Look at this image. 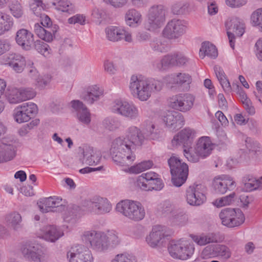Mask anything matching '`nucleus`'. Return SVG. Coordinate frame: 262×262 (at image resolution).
Wrapping results in <instances>:
<instances>
[{
  "label": "nucleus",
  "mask_w": 262,
  "mask_h": 262,
  "mask_svg": "<svg viewBox=\"0 0 262 262\" xmlns=\"http://www.w3.org/2000/svg\"><path fill=\"white\" fill-rule=\"evenodd\" d=\"M67 257L69 262H92L94 259L91 251L82 245L72 246L67 252Z\"/></svg>",
  "instance_id": "9b49d317"
},
{
  "label": "nucleus",
  "mask_w": 262,
  "mask_h": 262,
  "mask_svg": "<svg viewBox=\"0 0 262 262\" xmlns=\"http://www.w3.org/2000/svg\"><path fill=\"white\" fill-rule=\"evenodd\" d=\"M144 129V134L146 138L155 140L159 138L157 129H155V126L152 122L150 121H146Z\"/></svg>",
  "instance_id": "de8ad7c7"
},
{
  "label": "nucleus",
  "mask_w": 262,
  "mask_h": 262,
  "mask_svg": "<svg viewBox=\"0 0 262 262\" xmlns=\"http://www.w3.org/2000/svg\"><path fill=\"white\" fill-rule=\"evenodd\" d=\"M15 40L23 49L29 50L34 44V35L30 31L20 29L16 32Z\"/></svg>",
  "instance_id": "5701e85b"
},
{
  "label": "nucleus",
  "mask_w": 262,
  "mask_h": 262,
  "mask_svg": "<svg viewBox=\"0 0 262 262\" xmlns=\"http://www.w3.org/2000/svg\"><path fill=\"white\" fill-rule=\"evenodd\" d=\"M187 26L184 20L173 19L169 21L163 31L164 37L169 39H178L186 31Z\"/></svg>",
  "instance_id": "f8f14e48"
},
{
  "label": "nucleus",
  "mask_w": 262,
  "mask_h": 262,
  "mask_svg": "<svg viewBox=\"0 0 262 262\" xmlns=\"http://www.w3.org/2000/svg\"><path fill=\"white\" fill-rule=\"evenodd\" d=\"M154 65L159 70L174 66V53L164 56L160 61L155 62Z\"/></svg>",
  "instance_id": "a19ab883"
},
{
  "label": "nucleus",
  "mask_w": 262,
  "mask_h": 262,
  "mask_svg": "<svg viewBox=\"0 0 262 262\" xmlns=\"http://www.w3.org/2000/svg\"><path fill=\"white\" fill-rule=\"evenodd\" d=\"M15 141L5 137L0 141V163L12 160L16 155Z\"/></svg>",
  "instance_id": "dca6fc26"
},
{
  "label": "nucleus",
  "mask_w": 262,
  "mask_h": 262,
  "mask_svg": "<svg viewBox=\"0 0 262 262\" xmlns=\"http://www.w3.org/2000/svg\"><path fill=\"white\" fill-rule=\"evenodd\" d=\"M191 77L187 73H179L172 75L168 78V82L175 86H181L185 84H189L191 82Z\"/></svg>",
  "instance_id": "72a5a7b5"
},
{
  "label": "nucleus",
  "mask_w": 262,
  "mask_h": 262,
  "mask_svg": "<svg viewBox=\"0 0 262 262\" xmlns=\"http://www.w3.org/2000/svg\"><path fill=\"white\" fill-rule=\"evenodd\" d=\"M116 210L123 216L130 218L131 215V201L129 200L120 201L116 205Z\"/></svg>",
  "instance_id": "37998d69"
},
{
  "label": "nucleus",
  "mask_w": 262,
  "mask_h": 262,
  "mask_svg": "<svg viewBox=\"0 0 262 262\" xmlns=\"http://www.w3.org/2000/svg\"><path fill=\"white\" fill-rule=\"evenodd\" d=\"M157 209L162 214H170V216H172L173 213L176 211L173 205L168 200L164 201L159 204Z\"/></svg>",
  "instance_id": "3c124183"
},
{
  "label": "nucleus",
  "mask_w": 262,
  "mask_h": 262,
  "mask_svg": "<svg viewBox=\"0 0 262 262\" xmlns=\"http://www.w3.org/2000/svg\"><path fill=\"white\" fill-rule=\"evenodd\" d=\"M251 20L254 26H257L262 31V8L254 11L251 16Z\"/></svg>",
  "instance_id": "13d9d810"
},
{
  "label": "nucleus",
  "mask_w": 262,
  "mask_h": 262,
  "mask_svg": "<svg viewBox=\"0 0 262 262\" xmlns=\"http://www.w3.org/2000/svg\"><path fill=\"white\" fill-rule=\"evenodd\" d=\"M38 113L37 105L32 102L24 103L13 110V117L15 122L23 123L29 121Z\"/></svg>",
  "instance_id": "0eeeda50"
},
{
  "label": "nucleus",
  "mask_w": 262,
  "mask_h": 262,
  "mask_svg": "<svg viewBox=\"0 0 262 262\" xmlns=\"http://www.w3.org/2000/svg\"><path fill=\"white\" fill-rule=\"evenodd\" d=\"M27 62L19 54H11L8 57V64L17 73H21L25 67H27Z\"/></svg>",
  "instance_id": "c756f323"
},
{
  "label": "nucleus",
  "mask_w": 262,
  "mask_h": 262,
  "mask_svg": "<svg viewBox=\"0 0 262 262\" xmlns=\"http://www.w3.org/2000/svg\"><path fill=\"white\" fill-rule=\"evenodd\" d=\"M103 94V90L98 85H91L88 86L82 98L88 103L93 104L98 101Z\"/></svg>",
  "instance_id": "bb28decb"
},
{
  "label": "nucleus",
  "mask_w": 262,
  "mask_h": 262,
  "mask_svg": "<svg viewBox=\"0 0 262 262\" xmlns=\"http://www.w3.org/2000/svg\"><path fill=\"white\" fill-rule=\"evenodd\" d=\"M7 221L13 229L17 230L21 227V216L17 212H12L7 215Z\"/></svg>",
  "instance_id": "a18cd8bd"
},
{
  "label": "nucleus",
  "mask_w": 262,
  "mask_h": 262,
  "mask_svg": "<svg viewBox=\"0 0 262 262\" xmlns=\"http://www.w3.org/2000/svg\"><path fill=\"white\" fill-rule=\"evenodd\" d=\"M106 241L108 249L110 247H115L120 243V239L118 236V233L115 230H108L105 232Z\"/></svg>",
  "instance_id": "c03bdc74"
},
{
  "label": "nucleus",
  "mask_w": 262,
  "mask_h": 262,
  "mask_svg": "<svg viewBox=\"0 0 262 262\" xmlns=\"http://www.w3.org/2000/svg\"><path fill=\"white\" fill-rule=\"evenodd\" d=\"M187 220L186 215L178 213L176 211L173 213L172 216H169V221L173 225L182 226L185 224Z\"/></svg>",
  "instance_id": "bf43d9fd"
},
{
  "label": "nucleus",
  "mask_w": 262,
  "mask_h": 262,
  "mask_svg": "<svg viewBox=\"0 0 262 262\" xmlns=\"http://www.w3.org/2000/svg\"><path fill=\"white\" fill-rule=\"evenodd\" d=\"M165 228L160 225L155 226L149 234L147 236L146 241L151 247L155 248L158 246L165 236Z\"/></svg>",
  "instance_id": "b1692460"
},
{
  "label": "nucleus",
  "mask_w": 262,
  "mask_h": 262,
  "mask_svg": "<svg viewBox=\"0 0 262 262\" xmlns=\"http://www.w3.org/2000/svg\"><path fill=\"white\" fill-rule=\"evenodd\" d=\"M154 164L152 161L148 160L141 162L132 166V173H139L151 168Z\"/></svg>",
  "instance_id": "5fc2aeb1"
},
{
  "label": "nucleus",
  "mask_w": 262,
  "mask_h": 262,
  "mask_svg": "<svg viewBox=\"0 0 262 262\" xmlns=\"http://www.w3.org/2000/svg\"><path fill=\"white\" fill-rule=\"evenodd\" d=\"M80 149L83 156L82 159L81 160L83 163L93 165L94 164H97L99 162L101 159V154L99 151H95V159H92V157H95V150L92 147L85 146L82 148H80Z\"/></svg>",
  "instance_id": "cd10ccee"
},
{
  "label": "nucleus",
  "mask_w": 262,
  "mask_h": 262,
  "mask_svg": "<svg viewBox=\"0 0 262 262\" xmlns=\"http://www.w3.org/2000/svg\"><path fill=\"white\" fill-rule=\"evenodd\" d=\"M146 138L145 136L137 127L132 128V144L136 146H140Z\"/></svg>",
  "instance_id": "09e8293b"
},
{
  "label": "nucleus",
  "mask_w": 262,
  "mask_h": 262,
  "mask_svg": "<svg viewBox=\"0 0 262 262\" xmlns=\"http://www.w3.org/2000/svg\"><path fill=\"white\" fill-rule=\"evenodd\" d=\"M83 240L88 241L91 247L98 252H104L108 249L105 232L95 230L85 231L82 236Z\"/></svg>",
  "instance_id": "9d476101"
},
{
  "label": "nucleus",
  "mask_w": 262,
  "mask_h": 262,
  "mask_svg": "<svg viewBox=\"0 0 262 262\" xmlns=\"http://www.w3.org/2000/svg\"><path fill=\"white\" fill-rule=\"evenodd\" d=\"M62 199L59 196H53L40 200L37 203L39 210L42 212H48L52 209L61 205Z\"/></svg>",
  "instance_id": "a878e982"
},
{
  "label": "nucleus",
  "mask_w": 262,
  "mask_h": 262,
  "mask_svg": "<svg viewBox=\"0 0 262 262\" xmlns=\"http://www.w3.org/2000/svg\"><path fill=\"white\" fill-rule=\"evenodd\" d=\"M43 234L40 237L46 241L54 242L63 235V231L54 226L45 227Z\"/></svg>",
  "instance_id": "f704fd0d"
},
{
  "label": "nucleus",
  "mask_w": 262,
  "mask_h": 262,
  "mask_svg": "<svg viewBox=\"0 0 262 262\" xmlns=\"http://www.w3.org/2000/svg\"><path fill=\"white\" fill-rule=\"evenodd\" d=\"M214 70L224 91L226 93H230L232 89L231 86L223 69L219 66L216 65L214 67Z\"/></svg>",
  "instance_id": "c9c22d12"
},
{
  "label": "nucleus",
  "mask_w": 262,
  "mask_h": 262,
  "mask_svg": "<svg viewBox=\"0 0 262 262\" xmlns=\"http://www.w3.org/2000/svg\"><path fill=\"white\" fill-rule=\"evenodd\" d=\"M183 154L186 158L191 162L196 163L199 162L200 159H202V156L197 152L195 146L193 148L184 149Z\"/></svg>",
  "instance_id": "8fccbe9b"
},
{
  "label": "nucleus",
  "mask_w": 262,
  "mask_h": 262,
  "mask_svg": "<svg viewBox=\"0 0 262 262\" xmlns=\"http://www.w3.org/2000/svg\"><path fill=\"white\" fill-rule=\"evenodd\" d=\"M52 23L50 18L47 15L43 14L41 16L40 24H35L34 25V32L35 34L41 39L47 42H50L53 40L54 35L51 33L50 27Z\"/></svg>",
  "instance_id": "2eb2a0df"
},
{
  "label": "nucleus",
  "mask_w": 262,
  "mask_h": 262,
  "mask_svg": "<svg viewBox=\"0 0 262 262\" xmlns=\"http://www.w3.org/2000/svg\"><path fill=\"white\" fill-rule=\"evenodd\" d=\"M163 86V82L158 79L146 78L142 75L132 76V88L141 101L147 100L152 93L160 91Z\"/></svg>",
  "instance_id": "f257e3e1"
},
{
  "label": "nucleus",
  "mask_w": 262,
  "mask_h": 262,
  "mask_svg": "<svg viewBox=\"0 0 262 262\" xmlns=\"http://www.w3.org/2000/svg\"><path fill=\"white\" fill-rule=\"evenodd\" d=\"M86 210L90 213L103 215L110 213L112 210L111 202L104 197L94 196L84 203Z\"/></svg>",
  "instance_id": "39448f33"
},
{
  "label": "nucleus",
  "mask_w": 262,
  "mask_h": 262,
  "mask_svg": "<svg viewBox=\"0 0 262 262\" xmlns=\"http://www.w3.org/2000/svg\"><path fill=\"white\" fill-rule=\"evenodd\" d=\"M13 25V20L9 15L0 11V36L10 30Z\"/></svg>",
  "instance_id": "4c0bfd02"
},
{
  "label": "nucleus",
  "mask_w": 262,
  "mask_h": 262,
  "mask_svg": "<svg viewBox=\"0 0 262 262\" xmlns=\"http://www.w3.org/2000/svg\"><path fill=\"white\" fill-rule=\"evenodd\" d=\"M200 57L204 58L207 56L211 58H215L217 55V50L214 45L209 42H204L202 43L201 48L199 52Z\"/></svg>",
  "instance_id": "e433bc0d"
},
{
  "label": "nucleus",
  "mask_w": 262,
  "mask_h": 262,
  "mask_svg": "<svg viewBox=\"0 0 262 262\" xmlns=\"http://www.w3.org/2000/svg\"><path fill=\"white\" fill-rule=\"evenodd\" d=\"M118 150L119 154L116 155L117 162L121 170L125 173H131V136L130 133L127 135L118 138L112 143L111 150Z\"/></svg>",
  "instance_id": "f03ea898"
},
{
  "label": "nucleus",
  "mask_w": 262,
  "mask_h": 262,
  "mask_svg": "<svg viewBox=\"0 0 262 262\" xmlns=\"http://www.w3.org/2000/svg\"><path fill=\"white\" fill-rule=\"evenodd\" d=\"M212 185L216 193L223 194L228 190H233L236 186L233 178L229 175H221L213 180Z\"/></svg>",
  "instance_id": "a211bd4d"
},
{
  "label": "nucleus",
  "mask_w": 262,
  "mask_h": 262,
  "mask_svg": "<svg viewBox=\"0 0 262 262\" xmlns=\"http://www.w3.org/2000/svg\"><path fill=\"white\" fill-rule=\"evenodd\" d=\"M30 7L37 16H39L41 10L43 9V3L41 0H30Z\"/></svg>",
  "instance_id": "338daca9"
},
{
  "label": "nucleus",
  "mask_w": 262,
  "mask_h": 262,
  "mask_svg": "<svg viewBox=\"0 0 262 262\" xmlns=\"http://www.w3.org/2000/svg\"><path fill=\"white\" fill-rule=\"evenodd\" d=\"M190 236L193 241L200 246H204L209 243H217L221 241L218 234L215 233L203 234L200 235H191Z\"/></svg>",
  "instance_id": "473e14b6"
},
{
  "label": "nucleus",
  "mask_w": 262,
  "mask_h": 262,
  "mask_svg": "<svg viewBox=\"0 0 262 262\" xmlns=\"http://www.w3.org/2000/svg\"><path fill=\"white\" fill-rule=\"evenodd\" d=\"M103 126L109 130H114L120 126V122L117 118L109 117L105 118L102 122Z\"/></svg>",
  "instance_id": "603ef678"
},
{
  "label": "nucleus",
  "mask_w": 262,
  "mask_h": 262,
  "mask_svg": "<svg viewBox=\"0 0 262 262\" xmlns=\"http://www.w3.org/2000/svg\"><path fill=\"white\" fill-rule=\"evenodd\" d=\"M112 112L124 117H129L131 113V106L129 103L124 99H117L112 104Z\"/></svg>",
  "instance_id": "c85d7f7f"
},
{
  "label": "nucleus",
  "mask_w": 262,
  "mask_h": 262,
  "mask_svg": "<svg viewBox=\"0 0 262 262\" xmlns=\"http://www.w3.org/2000/svg\"><path fill=\"white\" fill-rule=\"evenodd\" d=\"M171 174V181L177 187L182 186L186 181L188 175V166L179 158L171 156L168 160Z\"/></svg>",
  "instance_id": "7ed1b4c3"
},
{
  "label": "nucleus",
  "mask_w": 262,
  "mask_h": 262,
  "mask_svg": "<svg viewBox=\"0 0 262 262\" xmlns=\"http://www.w3.org/2000/svg\"><path fill=\"white\" fill-rule=\"evenodd\" d=\"M106 38L110 41L117 42L124 40L131 41V34L124 27L110 26L105 29Z\"/></svg>",
  "instance_id": "6ab92c4d"
},
{
  "label": "nucleus",
  "mask_w": 262,
  "mask_h": 262,
  "mask_svg": "<svg viewBox=\"0 0 262 262\" xmlns=\"http://www.w3.org/2000/svg\"><path fill=\"white\" fill-rule=\"evenodd\" d=\"M235 196V193L232 192L228 195L222 197L219 199L216 200L213 204L217 207H221L224 206L229 205L234 201Z\"/></svg>",
  "instance_id": "052dcab7"
},
{
  "label": "nucleus",
  "mask_w": 262,
  "mask_h": 262,
  "mask_svg": "<svg viewBox=\"0 0 262 262\" xmlns=\"http://www.w3.org/2000/svg\"><path fill=\"white\" fill-rule=\"evenodd\" d=\"M161 118L166 126L172 129L181 128L184 124L183 116L175 111H167L161 115Z\"/></svg>",
  "instance_id": "412c9836"
},
{
  "label": "nucleus",
  "mask_w": 262,
  "mask_h": 262,
  "mask_svg": "<svg viewBox=\"0 0 262 262\" xmlns=\"http://www.w3.org/2000/svg\"><path fill=\"white\" fill-rule=\"evenodd\" d=\"M195 147L202 159H205L211 154L214 145L209 137L203 136L198 139Z\"/></svg>",
  "instance_id": "393cba45"
},
{
  "label": "nucleus",
  "mask_w": 262,
  "mask_h": 262,
  "mask_svg": "<svg viewBox=\"0 0 262 262\" xmlns=\"http://www.w3.org/2000/svg\"><path fill=\"white\" fill-rule=\"evenodd\" d=\"M63 207V212H62V218L64 222L69 224L68 227H72L78 221L77 215L75 214L73 210L71 208H68L64 206Z\"/></svg>",
  "instance_id": "ea45409f"
},
{
  "label": "nucleus",
  "mask_w": 262,
  "mask_h": 262,
  "mask_svg": "<svg viewBox=\"0 0 262 262\" xmlns=\"http://www.w3.org/2000/svg\"><path fill=\"white\" fill-rule=\"evenodd\" d=\"M195 97L189 93H181L174 95L169 99V106L175 110L183 113L189 111L193 107Z\"/></svg>",
  "instance_id": "1a4fd4ad"
},
{
  "label": "nucleus",
  "mask_w": 262,
  "mask_h": 262,
  "mask_svg": "<svg viewBox=\"0 0 262 262\" xmlns=\"http://www.w3.org/2000/svg\"><path fill=\"white\" fill-rule=\"evenodd\" d=\"M145 211L142 204L132 201V220L141 221L144 217Z\"/></svg>",
  "instance_id": "58836bf2"
},
{
  "label": "nucleus",
  "mask_w": 262,
  "mask_h": 262,
  "mask_svg": "<svg viewBox=\"0 0 262 262\" xmlns=\"http://www.w3.org/2000/svg\"><path fill=\"white\" fill-rule=\"evenodd\" d=\"M56 9L62 12H69L73 8V5L68 0H58L53 3Z\"/></svg>",
  "instance_id": "4d7b16f0"
},
{
  "label": "nucleus",
  "mask_w": 262,
  "mask_h": 262,
  "mask_svg": "<svg viewBox=\"0 0 262 262\" xmlns=\"http://www.w3.org/2000/svg\"><path fill=\"white\" fill-rule=\"evenodd\" d=\"M196 136V132L190 128H185L176 135L171 140L173 147L183 145L184 147L190 145Z\"/></svg>",
  "instance_id": "aec40b11"
},
{
  "label": "nucleus",
  "mask_w": 262,
  "mask_h": 262,
  "mask_svg": "<svg viewBox=\"0 0 262 262\" xmlns=\"http://www.w3.org/2000/svg\"><path fill=\"white\" fill-rule=\"evenodd\" d=\"M245 145L252 158L255 160L262 159V148L260 144L250 137H246Z\"/></svg>",
  "instance_id": "2f4dec72"
},
{
  "label": "nucleus",
  "mask_w": 262,
  "mask_h": 262,
  "mask_svg": "<svg viewBox=\"0 0 262 262\" xmlns=\"http://www.w3.org/2000/svg\"><path fill=\"white\" fill-rule=\"evenodd\" d=\"M152 49L156 51L163 52L169 49L167 41L165 40L157 39L151 43Z\"/></svg>",
  "instance_id": "e2e57ef3"
},
{
  "label": "nucleus",
  "mask_w": 262,
  "mask_h": 262,
  "mask_svg": "<svg viewBox=\"0 0 262 262\" xmlns=\"http://www.w3.org/2000/svg\"><path fill=\"white\" fill-rule=\"evenodd\" d=\"M245 186L250 190H254L262 188V176L258 179H249L247 182L245 180Z\"/></svg>",
  "instance_id": "0e129e2a"
},
{
  "label": "nucleus",
  "mask_w": 262,
  "mask_h": 262,
  "mask_svg": "<svg viewBox=\"0 0 262 262\" xmlns=\"http://www.w3.org/2000/svg\"><path fill=\"white\" fill-rule=\"evenodd\" d=\"M7 100L11 104H17L23 102L20 89H12L7 96Z\"/></svg>",
  "instance_id": "6e6d98bb"
},
{
  "label": "nucleus",
  "mask_w": 262,
  "mask_h": 262,
  "mask_svg": "<svg viewBox=\"0 0 262 262\" xmlns=\"http://www.w3.org/2000/svg\"><path fill=\"white\" fill-rule=\"evenodd\" d=\"M165 21V10L162 5H154L149 10L147 29L154 31L160 28Z\"/></svg>",
  "instance_id": "6e6552de"
},
{
  "label": "nucleus",
  "mask_w": 262,
  "mask_h": 262,
  "mask_svg": "<svg viewBox=\"0 0 262 262\" xmlns=\"http://www.w3.org/2000/svg\"><path fill=\"white\" fill-rule=\"evenodd\" d=\"M219 217L223 225L229 228H233L242 225L245 221V216L239 209L225 208L219 213Z\"/></svg>",
  "instance_id": "423d86ee"
},
{
  "label": "nucleus",
  "mask_w": 262,
  "mask_h": 262,
  "mask_svg": "<svg viewBox=\"0 0 262 262\" xmlns=\"http://www.w3.org/2000/svg\"><path fill=\"white\" fill-rule=\"evenodd\" d=\"M245 145L252 158L255 160L262 159V148L260 144L250 137H246Z\"/></svg>",
  "instance_id": "7c9ffc66"
},
{
  "label": "nucleus",
  "mask_w": 262,
  "mask_h": 262,
  "mask_svg": "<svg viewBox=\"0 0 262 262\" xmlns=\"http://www.w3.org/2000/svg\"><path fill=\"white\" fill-rule=\"evenodd\" d=\"M227 35L230 47L234 48L235 35L241 37L245 32L244 24L237 18H232L226 23Z\"/></svg>",
  "instance_id": "f3484780"
},
{
  "label": "nucleus",
  "mask_w": 262,
  "mask_h": 262,
  "mask_svg": "<svg viewBox=\"0 0 262 262\" xmlns=\"http://www.w3.org/2000/svg\"><path fill=\"white\" fill-rule=\"evenodd\" d=\"M71 105L76 113L78 121L82 124L89 125L91 122V114L88 107L78 100H72Z\"/></svg>",
  "instance_id": "4be33fe9"
},
{
  "label": "nucleus",
  "mask_w": 262,
  "mask_h": 262,
  "mask_svg": "<svg viewBox=\"0 0 262 262\" xmlns=\"http://www.w3.org/2000/svg\"><path fill=\"white\" fill-rule=\"evenodd\" d=\"M245 186L250 190H254L262 188V176L258 179H249L247 182L245 180Z\"/></svg>",
  "instance_id": "69168bd1"
},
{
  "label": "nucleus",
  "mask_w": 262,
  "mask_h": 262,
  "mask_svg": "<svg viewBox=\"0 0 262 262\" xmlns=\"http://www.w3.org/2000/svg\"><path fill=\"white\" fill-rule=\"evenodd\" d=\"M187 202L192 206H200L206 201L205 188L201 184L190 186L186 191Z\"/></svg>",
  "instance_id": "ddd939ff"
},
{
  "label": "nucleus",
  "mask_w": 262,
  "mask_h": 262,
  "mask_svg": "<svg viewBox=\"0 0 262 262\" xmlns=\"http://www.w3.org/2000/svg\"><path fill=\"white\" fill-rule=\"evenodd\" d=\"M169 254L174 258L185 260L189 258L194 251V245L187 241H171L168 246Z\"/></svg>",
  "instance_id": "20e7f679"
},
{
  "label": "nucleus",
  "mask_w": 262,
  "mask_h": 262,
  "mask_svg": "<svg viewBox=\"0 0 262 262\" xmlns=\"http://www.w3.org/2000/svg\"><path fill=\"white\" fill-rule=\"evenodd\" d=\"M155 183H151L147 182V181L144 179V177L141 176H138L137 178L136 184V185L143 190L148 191L151 190H156L157 188L155 186Z\"/></svg>",
  "instance_id": "864d4df0"
},
{
  "label": "nucleus",
  "mask_w": 262,
  "mask_h": 262,
  "mask_svg": "<svg viewBox=\"0 0 262 262\" xmlns=\"http://www.w3.org/2000/svg\"><path fill=\"white\" fill-rule=\"evenodd\" d=\"M215 245H211L206 247L202 252L203 259H207L215 256Z\"/></svg>",
  "instance_id": "774afa93"
},
{
  "label": "nucleus",
  "mask_w": 262,
  "mask_h": 262,
  "mask_svg": "<svg viewBox=\"0 0 262 262\" xmlns=\"http://www.w3.org/2000/svg\"><path fill=\"white\" fill-rule=\"evenodd\" d=\"M11 14L16 18L21 17L24 14V10L21 5L18 1H12L9 5Z\"/></svg>",
  "instance_id": "49530a36"
},
{
  "label": "nucleus",
  "mask_w": 262,
  "mask_h": 262,
  "mask_svg": "<svg viewBox=\"0 0 262 262\" xmlns=\"http://www.w3.org/2000/svg\"><path fill=\"white\" fill-rule=\"evenodd\" d=\"M28 76L31 78L35 84L38 79H39V74L36 69L33 66V63L31 61H28L27 67Z\"/></svg>",
  "instance_id": "680f3d73"
},
{
  "label": "nucleus",
  "mask_w": 262,
  "mask_h": 262,
  "mask_svg": "<svg viewBox=\"0 0 262 262\" xmlns=\"http://www.w3.org/2000/svg\"><path fill=\"white\" fill-rule=\"evenodd\" d=\"M21 252L28 260L40 261L43 260L45 254L41 249L40 245L35 241L27 242L21 248Z\"/></svg>",
  "instance_id": "4468645a"
},
{
  "label": "nucleus",
  "mask_w": 262,
  "mask_h": 262,
  "mask_svg": "<svg viewBox=\"0 0 262 262\" xmlns=\"http://www.w3.org/2000/svg\"><path fill=\"white\" fill-rule=\"evenodd\" d=\"M141 177H144L147 182L155 183V186L157 190H161L163 187V183L162 180L159 177L158 174L153 171H149L146 173H143Z\"/></svg>",
  "instance_id": "79ce46f5"
}]
</instances>
